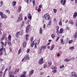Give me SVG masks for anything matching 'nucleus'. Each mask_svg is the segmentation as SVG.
Listing matches in <instances>:
<instances>
[{"label":"nucleus","instance_id":"49530a36","mask_svg":"<svg viewBox=\"0 0 77 77\" xmlns=\"http://www.w3.org/2000/svg\"><path fill=\"white\" fill-rule=\"evenodd\" d=\"M53 11L54 13H56V12H57V9H53Z\"/></svg>","mask_w":77,"mask_h":77},{"label":"nucleus","instance_id":"c85d7f7f","mask_svg":"<svg viewBox=\"0 0 77 77\" xmlns=\"http://www.w3.org/2000/svg\"><path fill=\"white\" fill-rule=\"evenodd\" d=\"M64 61L65 62H69V61H70V59L66 58L64 60Z\"/></svg>","mask_w":77,"mask_h":77},{"label":"nucleus","instance_id":"ddd939ff","mask_svg":"<svg viewBox=\"0 0 77 77\" xmlns=\"http://www.w3.org/2000/svg\"><path fill=\"white\" fill-rule=\"evenodd\" d=\"M35 43H36V41H34L33 42L31 43V46L32 47H33V45H34Z\"/></svg>","mask_w":77,"mask_h":77},{"label":"nucleus","instance_id":"6e6d98bb","mask_svg":"<svg viewBox=\"0 0 77 77\" xmlns=\"http://www.w3.org/2000/svg\"><path fill=\"white\" fill-rule=\"evenodd\" d=\"M29 51H30L29 49H28L26 51V52H27V53H29Z\"/></svg>","mask_w":77,"mask_h":77},{"label":"nucleus","instance_id":"79ce46f5","mask_svg":"<svg viewBox=\"0 0 77 77\" xmlns=\"http://www.w3.org/2000/svg\"><path fill=\"white\" fill-rule=\"evenodd\" d=\"M47 27L49 28L50 27H51V24H49L48 23L47 26Z\"/></svg>","mask_w":77,"mask_h":77},{"label":"nucleus","instance_id":"7c9ffc66","mask_svg":"<svg viewBox=\"0 0 77 77\" xmlns=\"http://www.w3.org/2000/svg\"><path fill=\"white\" fill-rule=\"evenodd\" d=\"M25 59H29V55H26V56H25L24 57Z\"/></svg>","mask_w":77,"mask_h":77},{"label":"nucleus","instance_id":"6ab92c4d","mask_svg":"<svg viewBox=\"0 0 77 77\" xmlns=\"http://www.w3.org/2000/svg\"><path fill=\"white\" fill-rule=\"evenodd\" d=\"M11 38H12V37L11 35H9L8 37V40L9 41H11Z\"/></svg>","mask_w":77,"mask_h":77},{"label":"nucleus","instance_id":"58836bf2","mask_svg":"<svg viewBox=\"0 0 77 77\" xmlns=\"http://www.w3.org/2000/svg\"><path fill=\"white\" fill-rule=\"evenodd\" d=\"M72 42H73V40H70L69 41V44H71L72 43Z\"/></svg>","mask_w":77,"mask_h":77},{"label":"nucleus","instance_id":"4d7b16f0","mask_svg":"<svg viewBox=\"0 0 77 77\" xmlns=\"http://www.w3.org/2000/svg\"><path fill=\"white\" fill-rule=\"evenodd\" d=\"M42 5H39V8L41 9V8H42Z\"/></svg>","mask_w":77,"mask_h":77},{"label":"nucleus","instance_id":"393cba45","mask_svg":"<svg viewBox=\"0 0 77 77\" xmlns=\"http://www.w3.org/2000/svg\"><path fill=\"white\" fill-rule=\"evenodd\" d=\"M21 7L20 6L18 8V9L17 10V12H20V11H21Z\"/></svg>","mask_w":77,"mask_h":77},{"label":"nucleus","instance_id":"f8f14e48","mask_svg":"<svg viewBox=\"0 0 77 77\" xmlns=\"http://www.w3.org/2000/svg\"><path fill=\"white\" fill-rule=\"evenodd\" d=\"M77 16V12H75L74 13V14L73 15V18H75Z\"/></svg>","mask_w":77,"mask_h":77},{"label":"nucleus","instance_id":"0eeeda50","mask_svg":"<svg viewBox=\"0 0 77 77\" xmlns=\"http://www.w3.org/2000/svg\"><path fill=\"white\" fill-rule=\"evenodd\" d=\"M1 48L0 49H2V51H0V56H1V55H3V52H2V51H5L6 50V49L5 48H3V46H1Z\"/></svg>","mask_w":77,"mask_h":77},{"label":"nucleus","instance_id":"09e8293b","mask_svg":"<svg viewBox=\"0 0 77 77\" xmlns=\"http://www.w3.org/2000/svg\"><path fill=\"white\" fill-rule=\"evenodd\" d=\"M51 37H52V38L54 39V38H55V36H54V34H52L51 35Z\"/></svg>","mask_w":77,"mask_h":77},{"label":"nucleus","instance_id":"b1692460","mask_svg":"<svg viewBox=\"0 0 77 77\" xmlns=\"http://www.w3.org/2000/svg\"><path fill=\"white\" fill-rule=\"evenodd\" d=\"M0 15L1 17V18L3 19V13L2 12H0Z\"/></svg>","mask_w":77,"mask_h":77},{"label":"nucleus","instance_id":"bf43d9fd","mask_svg":"<svg viewBox=\"0 0 77 77\" xmlns=\"http://www.w3.org/2000/svg\"><path fill=\"white\" fill-rule=\"evenodd\" d=\"M33 5H35V1H33L32 2Z\"/></svg>","mask_w":77,"mask_h":77},{"label":"nucleus","instance_id":"72a5a7b5","mask_svg":"<svg viewBox=\"0 0 77 77\" xmlns=\"http://www.w3.org/2000/svg\"><path fill=\"white\" fill-rule=\"evenodd\" d=\"M16 5V2L15 1H13L12 4V5L13 6H15Z\"/></svg>","mask_w":77,"mask_h":77},{"label":"nucleus","instance_id":"864d4df0","mask_svg":"<svg viewBox=\"0 0 77 77\" xmlns=\"http://www.w3.org/2000/svg\"><path fill=\"white\" fill-rule=\"evenodd\" d=\"M5 66H3L2 68V70H3V69H5Z\"/></svg>","mask_w":77,"mask_h":77},{"label":"nucleus","instance_id":"423d86ee","mask_svg":"<svg viewBox=\"0 0 77 77\" xmlns=\"http://www.w3.org/2000/svg\"><path fill=\"white\" fill-rule=\"evenodd\" d=\"M77 74H75V72H72L70 75V77H77Z\"/></svg>","mask_w":77,"mask_h":77},{"label":"nucleus","instance_id":"13d9d810","mask_svg":"<svg viewBox=\"0 0 77 77\" xmlns=\"http://www.w3.org/2000/svg\"><path fill=\"white\" fill-rule=\"evenodd\" d=\"M66 30H69V27L66 26Z\"/></svg>","mask_w":77,"mask_h":77},{"label":"nucleus","instance_id":"338daca9","mask_svg":"<svg viewBox=\"0 0 77 77\" xmlns=\"http://www.w3.org/2000/svg\"><path fill=\"white\" fill-rule=\"evenodd\" d=\"M47 67V65L46 64H45L44 66V68H46Z\"/></svg>","mask_w":77,"mask_h":77},{"label":"nucleus","instance_id":"7ed1b4c3","mask_svg":"<svg viewBox=\"0 0 77 77\" xmlns=\"http://www.w3.org/2000/svg\"><path fill=\"white\" fill-rule=\"evenodd\" d=\"M30 29V25H28V26L26 27V33H27L29 32V30Z\"/></svg>","mask_w":77,"mask_h":77},{"label":"nucleus","instance_id":"e433bc0d","mask_svg":"<svg viewBox=\"0 0 77 77\" xmlns=\"http://www.w3.org/2000/svg\"><path fill=\"white\" fill-rule=\"evenodd\" d=\"M75 58H74V57H72V58L70 59V61L71 60H73V61H74V60H75Z\"/></svg>","mask_w":77,"mask_h":77},{"label":"nucleus","instance_id":"9d476101","mask_svg":"<svg viewBox=\"0 0 77 77\" xmlns=\"http://www.w3.org/2000/svg\"><path fill=\"white\" fill-rule=\"evenodd\" d=\"M26 73H27V72L25 71L23 72V74L21 75V77H26Z\"/></svg>","mask_w":77,"mask_h":77},{"label":"nucleus","instance_id":"603ef678","mask_svg":"<svg viewBox=\"0 0 77 77\" xmlns=\"http://www.w3.org/2000/svg\"><path fill=\"white\" fill-rule=\"evenodd\" d=\"M56 30H59V26H56Z\"/></svg>","mask_w":77,"mask_h":77},{"label":"nucleus","instance_id":"1a4fd4ad","mask_svg":"<svg viewBox=\"0 0 77 77\" xmlns=\"http://www.w3.org/2000/svg\"><path fill=\"white\" fill-rule=\"evenodd\" d=\"M33 72H34V70H31L29 72V77H30L33 74Z\"/></svg>","mask_w":77,"mask_h":77},{"label":"nucleus","instance_id":"5fc2aeb1","mask_svg":"<svg viewBox=\"0 0 77 77\" xmlns=\"http://www.w3.org/2000/svg\"><path fill=\"white\" fill-rule=\"evenodd\" d=\"M8 45H9V46L11 45V42H10L9 41H8Z\"/></svg>","mask_w":77,"mask_h":77},{"label":"nucleus","instance_id":"680f3d73","mask_svg":"<svg viewBox=\"0 0 77 77\" xmlns=\"http://www.w3.org/2000/svg\"><path fill=\"white\" fill-rule=\"evenodd\" d=\"M64 67V66H63V65L62 66H60V68H63Z\"/></svg>","mask_w":77,"mask_h":77},{"label":"nucleus","instance_id":"f704fd0d","mask_svg":"<svg viewBox=\"0 0 77 77\" xmlns=\"http://www.w3.org/2000/svg\"><path fill=\"white\" fill-rule=\"evenodd\" d=\"M8 71H10L11 69V66H9L7 68Z\"/></svg>","mask_w":77,"mask_h":77},{"label":"nucleus","instance_id":"f257e3e1","mask_svg":"<svg viewBox=\"0 0 77 77\" xmlns=\"http://www.w3.org/2000/svg\"><path fill=\"white\" fill-rule=\"evenodd\" d=\"M23 30H22L20 32H16V36L17 38H18L20 35H23Z\"/></svg>","mask_w":77,"mask_h":77},{"label":"nucleus","instance_id":"052dcab7","mask_svg":"<svg viewBox=\"0 0 77 77\" xmlns=\"http://www.w3.org/2000/svg\"><path fill=\"white\" fill-rule=\"evenodd\" d=\"M59 24L60 26H62V22L60 21L59 22Z\"/></svg>","mask_w":77,"mask_h":77},{"label":"nucleus","instance_id":"a878e982","mask_svg":"<svg viewBox=\"0 0 77 77\" xmlns=\"http://www.w3.org/2000/svg\"><path fill=\"white\" fill-rule=\"evenodd\" d=\"M19 71V69H16L15 71V72H14V74H17V73H18V72Z\"/></svg>","mask_w":77,"mask_h":77},{"label":"nucleus","instance_id":"6e6552de","mask_svg":"<svg viewBox=\"0 0 77 77\" xmlns=\"http://www.w3.org/2000/svg\"><path fill=\"white\" fill-rule=\"evenodd\" d=\"M44 60H43V58H42L39 59V60L38 61V63L39 65H41L42 63H44Z\"/></svg>","mask_w":77,"mask_h":77},{"label":"nucleus","instance_id":"dca6fc26","mask_svg":"<svg viewBox=\"0 0 77 77\" xmlns=\"http://www.w3.org/2000/svg\"><path fill=\"white\" fill-rule=\"evenodd\" d=\"M25 23V22H24V21H22V23L21 24V28H23V27L24 26V25H25V24L24 23Z\"/></svg>","mask_w":77,"mask_h":77},{"label":"nucleus","instance_id":"69168bd1","mask_svg":"<svg viewBox=\"0 0 77 77\" xmlns=\"http://www.w3.org/2000/svg\"><path fill=\"white\" fill-rule=\"evenodd\" d=\"M59 33V30H57L56 33H57V34H58Z\"/></svg>","mask_w":77,"mask_h":77},{"label":"nucleus","instance_id":"39448f33","mask_svg":"<svg viewBox=\"0 0 77 77\" xmlns=\"http://www.w3.org/2000/svg\"><path fill=\"white\" fill-rule=\"evenodd\" d=\"M23 20V18H22V15H20L18 17L17 20V23H19L20 21H22Z\"/></svg>","mask_w":77,"mask_h":77},{"label":"nucleus","instance_id":"4c0bfd02","mask_svg":"<svg viewBox=\"0 0 77 77\" xmlns=\"http://www.w3.org/2000/svg\"><path fill=\"white\" fill-rule=\"evenodd\" d=\"M21 52V48H20L18 51V54H20Z\"/></svg>","mask_w":77,"mask_h":77},{"label":"nucleus","instance_id":"c756f323","mask_svg":"<svg viewBox=\"0 0 77 77\" xmlns=\"http://www.w3.org/2000/svg\"><path fill=\"white\" fill-rule=\"evenodd\" d=\"M51 68L52 69H56V67L54 66H52L51 67Z\"/></svg>","mask_w":77,"mask_h":77},{"label":"nucleus","instance_id":"2eb2a0df","mask_svg":"<svg viewBox=\"0 0 77 77\" xmlns=\"http://www.w3.org/2000/svg\"><path fill=\"white\" fill-rule=\"evenodd\" d=\"M41 48L42 50H45L46 49V46L43 45L41 47Z\"/></svg>","mask_w":77,"mask_h":77},{"label":"nucleus","instance_id":"cd10ccee","mask_svg":"<svg viewBox=\"0 0 77 77\" xmlns=\"http://www.w3.org/2000/svg\"><path fill=\"white\" fill-rule=\"evenodd\" d=\"M26 41H27V40L29 39V34H26Z\"/></svg>","mask_w":77,"mask_h":77},{"label":"nucleus","instance_id":"412c9836","mask_svg":"<svg viewBox=\"0 0 77 77\" xmlns=\"http://www.w3.org/2000/svg\"><path fill=\"white\" fill-rule=\"evenodd\" d=\"M54 47H55V45H52L51 47V48L50 49V50H53Z\"/></svg>","mask_w":77,"mask_h":77},{"label":"nucleus","instance_id":"0e129e2a","mask_svg":"<svg viewBox=\"0 0 77 77\" xmlns=\"http://www.w3.org/2000/svg\"><path fill=\"white\" fill-rule=\"evenodd\" d=\"M32 41H33V37H32L31 38V41L32 42Z\"/></svg>","mask_w":77,"mask_h":77},{"label":"nucleus","instance_id":"ea45409f","mask_svg":"<svg viewBox=\"0 0 77 77\" xmlns=\"http://www.w3.org/2000/svg\"><path fill=\"white\" fill-rule=\"evenodd\" d=\"M9 77H15L14 75H12V74H10L9 75Z\"/></svg>","mask_w":77,"mask_h":77},{"label":"nucleus","instance_id":"2f4dec72","mask_svg":"<svg viewBox=\"0 0 77 77\" xmlns=\"http://www.w3.org/2000/svg\"><path fill=\"white\" fill-rule=\"evenodd\" d=\"M39 33L40 34H42V29L41 28L40 29Z\"/></svg>","mask_w":77,"mask_h":77},{"label":"nucleus","instance_id":"20e7f679","mask_svg":"<svg viewBox=\"0 0 77 77\" xmlns=\"http://www.w3.org/2000/svg\"><path fill=\"white\" fill-rule=\"evenodd\" d=\"M30 29V25H28V26L26 27V33H27L29 32V30Z\"/></svg>","mask_w":77,"mask_h":77},{"label":"nucleus","instance_id":"f03ea898","mask_svg":"<svg viewBox=\"0 0 77 77\" xmlns=\"http://www.w3.org/2000/svg\"><path fill=\"white\" fill-rule=\"evenodd\" d=\"M44 18L46 20H50V16L48 14H46L44 15Z\"/></svg>","mask_w":77,"mask_h":77},{"label":"nucleus","instance_id":"774afa93","mask_svg":"<svg viewBox=\"0 0 77 77\" xmlns=\"http://www.w3.org/2000/svg\"><path fill=\"white\" fill-rule=\"evenodd\" d=\"M43 29H44L45 28V24H44L43 25Z\"/></svg>","mask_w":77,"mask_h":77},{"label":"nucleus","instance_id":"473e14b6","mask_svg":"<svg viewBox=\"0 0 77 77\" xmlns=\"http://www.w3.org/2000/svg\"><path fill=\"white\" fill-rule=\"evenodd\" d=\"M69 49L70 50H74V46L70 47L69 48Z\"/></svg>","mask_w":77,"mask_h":77},{"label":"nucleus","instance_id":"9b49d317","mask_svg":"<svg viewBox=\"0 0 77 77\" xmlns=\"http://www.w3.org/2000/svg\"><path fill=\"white\" fill-rule=\"evenodd\" d=\"M63 2V3H62V2ZM60 4H61V5H63V6H64L65 5V3H66V2L64 0H61L60 1Z\"/></svg>","mask_w":77,"mask_h":77},{"label":"nucleus","instance_id":"4be33fe9","mask_svg":"<svg viewBox=\"0 0 77 77\" xmlns=\"http://www.w3.org/2000/svg\"><path fill=\"white\" fill-rule=\"evenodd\" d=\"M60 44L63 45L64 44V42L63 41V39H61L60 40Z\"/></svg>","mask_w":77,"mask_h":77},{"label":"nucleus","instance_id":"de8ad7c7","mask_svg":"<svg viewBox=\"0 0 77 77\" xmlns=\"http://www.w3.org/2000/svg\"><path fill=\"white\" fill-rule=\"evenodd\" d=\"M1 45H2L3 46H4V43H3V42H1Z\"/></svg>","mask_w":77,"mask_h":77},{"label":"nucleus","instance_id":"a211bd4d","mask_svg":"<svg viewBox=\"0 0 77 77\" xmlns=\"http://www.w3.org/2000/svg\"><path fill=\"white\" fill-rule=\"evenodd\" d=\"M27 45V43L26 42H24L23 43V48H25L26 47V45Z\"/></svg>","mask_w":77,"mask_h":77},{"label":"nucleus","instance_id":"8fccbe9b","mask_svg":"<svg viewBox=\"0 0 77 77\" xmlns=\"http://www.w3.org/2000/svg\"><path fill=\"white\" fill-rule=\"evenodd\" d=\"M39 53H41L42 52V49H41V48H40V49H39Z\"/></svg>","mask_w":77,"mask_h":77},{"label":"nucleus","instance_id":"f3484780","mask_svg":"<svg viewBox=\"0 0 77 77\" xmlns=\"http://www.w3.org/2000/svg\"><path fill=\"white\" fill-rule=\"evenodd\" d=\"M73 36H74V38H75V39H76V38H77V32H75L74 35H73Z\"/></svg>","mask_w":77,"mask_h":77},{"label":"nucleus","instance_id":"a18cd8bd","mask_svg":"<svg viewBox=\"0 0 77 77\" xmlns=\"http://www.w3.org/2000/svg\"><path fill=\"white\" fill-rule=\"evenodd\" d=\"M3 75V72L2 71H0V76H2Z\"/></svg>","mask_w":77,"mask_h":77},{"label":"nucleus","instance_id":"37998d69","mask_svg":"<svg viewBox=\"0 0 77 77\" xmlns=\"http://www.w3.org/2000/svg\"><path fill=\"white\" fill-rule=\"evenodd\" d=\"M6 13H8V14H10V11L8 10H6L5 11Z\"/></svg>","mask_w":77,"mask_h":77},{"label":"nucleus","instance_id":"c03bdc74","mask_svg":"<svg viewBox=\"0 0 77 77\" xmlns=\"http://www.w3.org/2000/svg\"><path fill=\"white\" fill-rule=\"evenodd\" d=\"M3 18H4V19H6V18H7V16L5 15H4L3 16Z\"/></svg>","mask_w":77,"mask_h":77},{"label":"nucleus","instance_id":"4468645a","mask_svg":"<svg viewBox=\"0 0 77 77\" xmlns=\"http://www.w3.org/2000/svg\"><path fill=\"white\" fill-rule=\"evenodd\" d=\"M28 18L29 19V20H31L32 19V15L31 14H29L27 15Z\"/></svg>","mask_w":77,"mask_h":77},{"label":"nucleus","instance_id":"5701e85b","mask_svg":"<svg viewBox=\"0 0 77 77\" xmlns=\"http://www.w3.org/2000/svg\"><path fill=\"white\" fill-rule=\"evenodd\" d=\"M63 28H61L60 29L59 33L60 34H61V33H63Z\"/></svg>","mask_w":77,"mask_h":77},{"label":"nucleus","instance_id":"c9c22d12","mask_svg":"<svg viewBox=\"0 0 77 77\" xmlns=\"http://www.w3.org/2000/svg\"><path fill=\"white\" fill-rule=\"evenodd\" d=\"M51 63H52L51 61H49V62H48L49 66H50V65H51Z\"/></svg>","mask_w":77,"mask_h":77},{"label":"nucleus","instance_id":"3c124183","mask_svg":"<svg viewBox=\"0 0 77 77\" xmlns=\"http://www.w3.org/2000/svg\"><path fill=\"white\" fill-rule=\"evenodd\" d=\"M59 38H60V37L59 36L57 37V38L56 42H57V41L59 40Z\"/></svg>","mask_w":77,"mask_h":77},{"label":"nucleus","instance_id":"e2e57ef3","mask_svg":"<svg viewBox=\"0 0 77 77\" xmlns=\"http://www.w3.org/2000/svg\"><path fill=\"white\" fill-rule=\"evenodd\" d=\"M2 28L0 29V34H2Z\"/></svg>","mask_w":77,"mask_h":77},{"label":"nucleus","instance_id":"aec40b11","mask_svg":"<svg viewBox=\"0 0 77 77\" xmlns=\"http://www.w3.org/2000/svg\"><path fill=\"white\" fill-rule=\"evenodd\" d=\"M69 23L71 24V25H73L74 24V21L72 20H70L69 22Z\"/></svg>","mask_w":77,"mask_h":77},{"label":"nucleus","instance_id":"a19ab883","mask_svg":"<svg viewBox=\"0 0 77 77\" xmlns=\"http://www.w3.org/2000/svg\"><path fill=\"white\" fill-rule=\"evenodd\" d=\"M54 70H52V72H53V73H55V72H57V70H56V69H54Z\"/></svg>","mask_w":77,"mask_h":77},{"label":"nucleus","instance_id":"bb28decb","mask_svg":"<svg viewBox=\"0 0 77 77\" xmlns=\"http://www.w3.org/2000/svg\"><path fill=\"white\" fill-rule=\"evenodd\" d=\"M38 43L36 42L35 43V48H37V47H38Z\"/></svg>","mask_w":77,"mask_h":77}]
</instances>
